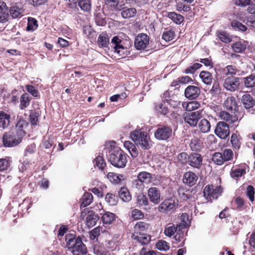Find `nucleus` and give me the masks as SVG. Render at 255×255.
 Segmentation results:
<instances>
[{"label":"nucleus","mask_w":255,"mask_h":255,"mask_svg":"<svg viewBox=\"0 0 255 255\" xmlns=\"http://www.w3.org/2000/svg\"><path fill=\"white\" fill-rule=\"evenodd\" d=\"M77 5L84 11H89L91 9V4L89 0H78Z\"/></svg>","instance_id":"obj_39"},{"label":"nucleus","mask_w":255,"mask_h":255,"mask_svg":"<svg viewBox=\"0 0 255 255\" xmlns=\"http://www.w3.org/2000/svg\"><path fill=\"white\" fill-rule=\"evenodd\" d=\"M109 161L114 166L118 168H123L127 163V155L120 148H116L109 155Z\"/></svg>","instance_id":"obj_4"},{"label":"nucleus","mask_w":255,"mask_h":255,"mask_svg":"<svg viewBox=\"0 0 255 255\" xmlns=\"http://www.w3.org/2000/svg\"><path fill=\"white\" fill-rule=\"evenodd\" d=\"M130 137L134 144L142 150H148L153 145V142L146 132L135 129L130 134Z\"/></svg>","instance_id":"obj_3"},{"label":"nucleus","mask_w":255,"mask_h":255,"mask_svg":"<svg viewBox=\"0 0 255 255\" xmlns=\"http://www.w3.org/2000/svg\"><path fill=\"white\" fill-rule=\"evenodd\" d=\"M105 201L111 206L115 205L117 203L116 197L110 193L107 194L105 197Z\"/></svg>","instance_id":"obj_61"},{"label":"nucleus","mask_w":255,"mask_h":255,"mask_svg":"<svg viewBox=\"0 0 255 255\" xmlns=\"http://www.w3.org/2000/svg\"><path fill=\"white\" fill-rule=\"evenodd\" d=\"M254 194L255 191L254 187L252 185H249L247 189V196L252 202L254 200Z\"/></svg>","instance_id":"obj_63"},{"label":"nucleus","mask_w":255,"mask_h":255,"mask_svg":"<svg viewBox=\"0 0 255 255\" xmlns=\"http://www.w3.org/2000/svg\"><path fill=\"white\" fill-rule=\"evenodd\" d=\"M213 185H207L206 186L203 191L204 197H206L207 199H209L210 200L212 199V191L213 190Z\"/></svg>","instance_id":"obj_59"},{"label":"nucleus","mask_w":255,"mask_h":255,"mask_svg":"<svg viewBox=\"0 0 255 255\" xmlns=\"http://www.w3.org/2000/svg\"><path fill=\"white\" fill-rule=\"evenodd\" d=\"M131 187L133 190L139 192H141L144 188V184L137 178L132 181Z\"/></svg>","instance_id":"obj_49"},{"label":"nucleus","mask_w":255,"mask_h":255,"mask_svg":"<svg viewBox=\"0 0 255 255\" xmlns=\"http://www.w3.org/2000/svg\"><path fill=\"white\" fill-rule=\"evenodd\" d=\"M232 146L235 150H238L240 148L241 142L238 135L236 133H233L230 139Z\"/></svg>","instance_id":"obj_41"},{"label":"nucleus","mask_w":255,"mask_h":255,"mask_svg":"<svg viewBox=\"0 0 255 255\" xmlns=\"http://www.w3.org/2000/svg\"><path fill=\"white\" fill-rule=\"evenodd\" d=\"M124 146L126 148L132 157H136L138 155V151L135 144L130 141H126L124 142Z\"/></svg>","instance_id":"obj_22"},{"label":"nucleus","mask_w":255,"mask_h":255,"mask_svg":"<svg viewBox=\"0 0 255 255\" xmlns=\"http://www.w3.org/2000/svg\"><path fill=\"white\" fill-rule=\"evenodd\" d=\"M149 225L145 222H138L134 227V232L141 233V232L147 230L149 228Z\"/></svg>","instance_id":"obj_42"},{"label":"nucleus","mask_w":255,"mask_h":255,"mask_svg":"<svg viewBox=\"0 0 255 255\" xmlns=\"http://www.w3.org/2000/svg\"><path fill=\"white\" fill-rule=\"evenodd\" d=\"M107 177L111 182L115 183H119L124 179L123 175L117 174L113 172L108 173Z\"/></svg>","instance_id":"obj_38"},{"label":"nucleus","mask_w":255,"mask_h":255,"mask_svg":"<svg viewBox=\"0 0 255 255\" xmlns=\"http://www.w3.org/2000/svg\"><path fill=\"white\" fill-rule=\"evenodd\" d=\"M23 9L17 6L11 7L9 10L10 15L14 18L20 17L23 15Z\"/></svg>","instance_id":"obj_30"},{"label":"nucleus","mask_w":255,"mask_h":255,"mask_svg":"<svg viewBox=\"0 0 255 255\" xmlns=\"http://www.w3.org/2000/svg\"><path fill=\"white\" fill-rule=\"evenodd\" d=\"M178 206V201L173 198L164 200L158 207V210L161 213L168 212L176 209Z\"/></svg>","instance_id":"obj_9"},{"label":"nucleus","mask_w":255,"mask_h":255,"mask_svg":"<svg viewBox=\"0 0 255 255\" xmlns=\"http://www.w3.org/2000/svg\"><path fill=\"white\" fill-rule=\"evenodd\" d=\"M153 175L146 172H140L137 175V178L141 181L143 184H149L151 182L153 178Z\"/></svg>","instance_id":"obj_20"},{"label":"nucleus","mask_w":255,"mask_h":255,"mask_svg":"<svg viewBox=\"0 0 255 255\" xmlns=\"http://www.w3.org/2000/svg\"><path fill=\"white\" fill-rule=\"evenodd\" d=\"M245 85L246 87H253L255 86V75H251L247 77L245 80Z\"/></svg>","instance_id":"obj_57"},{"label":"nucleus","mask_w":255,"mask_h":255,"mask_svg":"<svg viewBox=\"0 0 255 255\" xmlns=\"http://www.w3.org/2000/svg\"><path fill=\"white\" fill-rule=\"evenodd\" d=\"M121 39L118 36H114L111 41L112 47L114 48L115 53L119 57L124 58L128 55V51L127 48L121 44Z\"/></svg>","instance_id":"obj_6"},{"label":"nucleus","mask_w":255,"mask_h":255,"mask_svg":"<svg viewBox=\"0 0 255 255\" xmlns=\"http://www.w3.org/2000/svg\"><path fill=\"white\" fill-rule=\"evenodd\" d=\"M182 105L186 111L193 112V111H195L199 108L200 104L198 102L192 101L188 103L183 102Z\"/></svg>","instance_id":"obj_26"},{"label":"nucleus","mask_w":255,"mask_h":255,"mask_svg":"<svg viewBox=\"0 0 255 255\" xmlns=\"http://www.w3.org/2000/svg\"><path fill=\"white\" fill-rule=\"evenodd\" d=\"M99 218L98 214L93 211L88 212L86 217V225L89 228L93 227L96 225Z\"/></svg>","instance_id":"obj_19"},{"label":"nucleus","mask_w":255,"mask_h":255,"mask_svg":"<svg viewBox=\"0 0 255 255\" xmlns=\"http://www.w3.org/2000/svg\"><path fill=\"white\" fill-rule=\"evenodd\" d=\"M136 9L134 7H130L123 9L121 11V16L124 19L134 17L136 14Z\"/></svg>","instance_id":"obj_27"},{"label":"nucleus","mask_w":255,"mask_h":255,"mask_svg":"<svg viewBox=\"0 0 255 255\" xmlns=\"http://www.w3.org/2000/svg\"><path fill=\"white\" fill-rule=\"evenodd\" d=\"M93 252L95 255H110L109 253L105 250L104 247L95 246L93 249Z\"/></svg>","instance_id":"obj_55"},{"label":"nucleus","mask_w":255,"mask_h":255,"mask_svg":"<svg viewBox=\"0 0 255 255\" xmlns=\"http://www.w3.org/2000/svg\"><path fill=\"white\" fill-rule=\"evenodd\" d=\"M101 231V228L100 226H98L93 229L89 232L90 239L92 240H96L97 241L98 237L100 235Z\"/></svg>","instance_id":"obj_52"},{"label":"nucleus","mask_w":255,"mask_h":255,"mask_svg":"<svg viewBox=\"0 0 255 255\" xmlns=\"http://www.w3.org/2000/svg\"><path fill=\"white\" fill-rule=\"evenodd\" d=\"M21 140L20 137L11 131L5 132L2 136L3 144L5 147H14L21 142Z\"/></svg>","instance_id":"obj_5"},{"label":"nucleus","mask_w":255,"mask_h":255,"mask_svg":"<svg viewBox=\"0 0 255 255\" xmlns=\"http://www.w3.org/2000/svg\"><path fill=\"white\" fill-rule=\"evenodd\" d=\"M37 21L36 19L34 18H28L26 27L27 30L33 31L37 28Z\"/></svg>","instance_id":"obj_50"},{"label":"nucleus","mask_w":255,"mask_h":255,"mask_svg":"<svg viewBox=\"0 0 255 255\" xmlns=\"http://www.w3.org/2000/svg\"><path fill=\"white\" fill-rule=\"evenodd\" d=\"M242 101L244 107L247 109L252 108L255 105V101L250 94L243 95L242 98Z\"/></svg>","instance_id":"obj_23"},{"label":"nucleus","mask_w":255,"mask_h":255,"mask_svg":"<svg viewBox=\"0 0 255 255\" xmlns=\"http://www.w3.org/2000/svg\"><path fill=\"white\" fill-rule=\"evenodd\" d=\"M120 0H105V4L116 10H121L124 7L125 4H120Z\"/></svg>","instance_id":"obj_29"},{"label":"nucleus","mask_w":255,"mask_h":255,"mask_svg":"<svg viewBox=\"0 0 255 255\" xmlns=\"http://www.w3.org/2000/svg\"><path fill=\"white\" fill-rule=\"evenodd\" d=\"M224 106L228 110H235L237 107V102L235 97H228L224 102Z\"/></svg>","instance_id":"obj_31"},{"label":"nucleus","mask_w":255,"mask_h":255,"mask_svg":"<svg viewBox=\"0 0 255 255\" xmlns=\"http://www.w3.org/2000/svg\"><path fill=\"white\" fill-rule=\"evenodd\" d=\"M93 195L90 193H85L81 199V206L85 207L89 205L93 201Z\"/></svg>","instance_id":"obj_32"},{"label":"nucleus","mask_w":255,"mask_h":255,"mask_svg":"<svg viewBox=\"0 0 255 255\" xmlns=\"http://www.w3.org/2000/svg\"><path fill=\"white\" fill-rule=\"evenodd\" d=\"M172 134V129L170 127L162 126L155 131L154 136L158 140H166L171 136Z\"/></svg>","instance_id":"obj_8"},{"label":"nucleus","mask_w":255,"mask_h":255,"mask_svg":"<svg viewBox=\"0 0 255 255\" xmlns=\"http://www.w3.org/2000/svg\"><path fill=\"white\" fill-rule=\"evenodd\" d=\"M102 219L104 224H110L115 220V215L112 213L107 212L103 214Z\"/></svg>","instance_id":"obj_37"},{"label":"nucleus","mask_w":255,"mask_h":255,"mask_svg":"<svg viewBox=\"0 0 255 255\" xmlns=\"http://www.w3.org/2000/svg\"><path fill=\"white\" fill-rule=\"evenodd\" d=\"M222 154L224 161H231L233 159L234 153L231 149L227 148L224 149Z\"/></svg>","instance_id":"obj_48"},{"label":"nucleus","mask_w":255,"mask_h":255,"mask_svg":"<svg viewBox=\"0 0 255 255\" xmlns=\"http://www.w3.org/2000/svg\"><path fill=\"white\" fill-rule=\"evenodd\" d=\"M166 16L171 19L176 24H180L184 20L183 16L174 12H169L166 14Z\"/></svg>","instance_id":"obj_33"},{"label":"nucleus","mask_w":255,"mask_h":255,"mask_svg":"<svg viewBox=\"0 0 255 255\" xmlns=\"http://www.w3.org/2000/svg\"><path fill=\"white\" fill-rule=\"evenodd\" d=\"M28 126V123L22 119L19 118L15 126V133H16L20 138H22L23 136L25 135V129Z\"/></svg>","instance_id":"obj_13"},{"label":"nucleus","mask_w":255,"mask_h":255,"mask_svg":"<svg viewBox=\"0 0 255 255\" xmlns=\"http://www.w3.org/2000/svg\"><path fill=\"white\" fill-rule=\"evenodd\" d=\"M213 190L212 191V199H217L218 196L222 192V188L220 186H216L214 187L213 185Z\"/></svg>","instance_id":"obj_64"},{"label":"nucleus","mask_w":255,"mask_h":255,"mask_svg":"<svg viewBox=\"0 0 255 255\" xmlns=\"http://www.w3.org/2000/svg\"><path fill=\"white\" fill-rule=\"evenodd\" d=\"M213 161L216 164L221 165L224 163V160L223 158L222 154L220 152H215L212 157Z\"/></svg>","instance_id":"obj_51"},{"label":"nucleus","mask_w":255,"mask_h":255,"mask_svg":"<svg viewBox=\"0 0 255 255\" xmlns=\"http://www.w3.org/2000/svg\"><path fill=\"white\" fill-rule=\"evenodd\" d=\"M237 71L232 65H228L222 69L221 77L224 80L223 86L227 91L234 92L239 88L240 78L235 76Z\"/></svg>","instance_id":"obj_1"},{"label":"nucleus","mask_w":255,"mask_h":255,"mask_svg":"<svg viewBox=\"0 0 255 255\" xmlns=\"http://www.w3.org/2000/svg\"><path fill=\"white\" fill-rule=\"evenodd\" d=\"M200 93V89L195 86H188L185 90V96L189 99H195Z\"/></svg>","instance_id":"obj_16"},{"label":"nucleus","mask_w":255,"mask_h":255,"mask_svg":"<svg viewBox=\"0 0 255 255\" xmlns=\"http://www.w3.org/2000/svg\"><path fill=\"white\" fill-rule=\"evenodd\" d=\"M98 44L101 47H107L109 43V38L105 33H101L98 38Z\"/></svg>","instance_id":"obj_28"},{"label":"nucleus","mask_w":255,"mask_h":255,"mask_svg":"<svg viewBox=\"0 0 255 255\" xmlns=\"http://www.w3.org/2000/svg\"><path fill=\"white\" fill-rule=\"evenodd\" d=\"M219 117L221 120L228 122L229 124H233L237 122L238 118L235 115L230 114L226 111H221L219 113Z\"/></svg>","instance_id":"obj_18"},{"label":"nucleus","mask_w":255,"mask_h":255,"mask_svg":"<svg viewBox=\"0 0 255 255\" xmlns=\"http://www.w3.org/2000/svg\"><path fill=\"white\" fill-rule=\"evenodd\" d=\"M233 51L236 53H242L246 48V45L244 42L238 41L234 43L232 45Z\"/></svg>","instance_id":"obj_36"},{"label":"nucleus","mask_w":255,"mask_h":255,"mask_svg":"<svg viewBox=\"0 0 255 255\" xmlns=\"http://www.w3.org/2000/svg\"><path fill=\"white\" fill-rule=\"evenodd\" d=\"M178 160L183 164L188 163L189 159V155L185 152L180 153L177 157Z\"/></svg>","instance_id":"obj_62"},{"label":"nucleus","mask_w":255,"mask_h":255,"mask_svg":"<svg viewBox=\"0 0 255 255\" xmlns=\"http://www.w3.org/2000/svg\"><path fill=\"white\" fill-rule=\"evenodd\" d=\"M177 231V228H176L174 225L172 224V225H167L165 227L164 233L166 236L171 237L175 235Z\"/></svg>","instance_id":"obj_46"},{"label":"nucleus","mask_w":255,"mask_h":255,"mask_svg":"<svg viewBox=\"0 0 255 255\" xmlns=\"http://www.w3.org/2000/svg\"><path fill=\"white\" fill-rule=\"evenodd\" d=\"M214 132L221 139H227L230 134V129L228 124L224 122H219L216 125Z\"/></svg>","instance_id":"obj_7"},{"label":"nucleus","mask_w":255,"mask_h":255,"mask_svg":"<svg viewBox=\"0 0 255 255\" xmlns=\"http://www.w3.org/2000/svg\"><path fill=\"white\" fill-rule=\"evenodd\" d=\"M202 162L203 158L200 154L194 152L189 155L188 164L191 166L199 169L202 166Z\"/></svg>","instance_id":"obj_14"},{"label":"nucleus","mask_w":255,"mask_h":255,"mask_svg":"<svg viewBox=\"0 0 255 255\" xmlns=\"http://www.w3.org/2000/svg\"><path fill=\"white\" fill-rule=\"evenodd\" d=\"M65 241L68 250L74 255H85L88 253L86 246L79 237H76L71 234H67Z\"/></svg>","instance_id":"obj_2"},{"label":"nucleus","mask_w":255,"mask_h":255,"mask_svg":"<svg viewBox=\"0 0 255 255\" xmlns=\"http://www.w3.org/2000/svg\"><path fill=\"white\" fill-rule=\"evenodd\" d=\"M174 32L171 30L164 31L162 37L166 41H170L172 40L174 37Z\"/></svg>","instance_id":"obj_58"},{"label":"nucleus","mask_w":255,"mask_h":255,"mask_svg":"<svg viewBox=\"0 0 255 255\" xmlns=\"http://www.w3.org/2000/svg\"><path fill=\"white\" fill-rule=\"evenodd\" d=\"M10 116L7 113L0 112V128L3 129L7 128L10 124Z\"/></svg>","instance_id":"obj_21"},{"label":"nucleus","mask_w":255,"mask_h":255,"mask_svg":"<svg viewBox=\"0 0 255 255\" xmlns=\"http://www.w3.org/2000/svg\"><path fill=\"white\" fill-rule=\"evenodd\" d=\"M246 173V170L244 168H237L232 169L230 175L233 178L237 179L241 177Z\"/></svg>","instance_id":"obj_45"},{"label":"nucleus","mask_w":255,"mask_h":255,"mask_svg":"<svg viewBox=\"0 0 255 255\" xmlns=\"http://www.w3.org/2000/svg\"><path fill=\"white\" fill-rule=\"evenodd\" d=\"M217 35L219 38L223 42L229 43L232 41V37L227 32H218Z\"/></svg>","instance_id":"obj_47"},{"label":"nucleus","mask_w":255,"mask_h":255,"mask_svg":"<svg viewBox=\"0 0 255 255\" xmlns=\"http://www.w3.org/2000/svg\"><path fill=\"white\" fill-rule=\"evenodd\" d=\"M198 179V176L194 173L189 171L184 174L183 181L189 186H192L196 184Z\"/></svg>","instance_id":"obj_17"},{"label":"nucleus","mask_w":255,"mask_h":255,"mask_svg":"<svg viewBox=\"0 0 255 255\" xmlns=\"http://www.w3.org/2000/svg\"><path fill=\"white\" fill-rule=\"evenodd\" d=\"M136 202L139 207L145 206L148 205L147 198L142 193H140L137 196Z\"/></svg>","instance_id":"obj_44"},{"label":"nucleus","mask_w":255,"mask_h":255,"mask_svg":"<svg viewBox=\"0 0 255 255\" xmlns=\"http://www.w3.org/2000/svg\"><path fill=\"white\" fill-rule=\"evenodd\" d=\"M149 43V38L145 34H139L135 39L134 46L137 50H142L146 48Z\"/></svg>","instance_id":"obj_12"},{"label":"nucleus","mask_w":255,"mask_h":255,"mask_svg":"<svg viewBox=\"0 0 255 255\" xmlns=\"http://www.w3.org/2000/svg\"><path fill=\"white\" fill-rule=\"evenodd\" d=\"M30 99L27 93H24L21 95L20 99V108L21 110L27 107L30 104Z\"/></svg>","instance_id":"obj_40"},{"label":"nucleus","mask_w":255,"mask_h":255,"mask_svg":"<svg viewBox=\"0 0 255 255\" xmlns=\"http://www.w3.org/2000/svg\"><path fill=\"white\" fill-rule=\"evenodd\" d=\"M198 128L202 133L209 132L211 129V124L208 120L203 119L199 123Z\"/></svg>","instance_id":"obj_25"},{"label":"nucleus","mask_w":255,"mask_h":255,"mask_svg":"<svg viewBox=\"0 0 255 255\" xmlns=\"http://www.w3.org/2000/svg\"><path fill=\"white\" fill-rule=\"evenodd\" d=\"M156 248L160 251H167L169 249V245L166 241H159L156 244Z\"/></svg>","instance_id":"obj_54"},{"label":"nucleus","mask_w":255,"mask_h":255,"mask_svg":"<svg viewBox=\"0 0 255 255\" xmlns=\"http://www.w3.org/2000/svg\"><path fill=\"white\" fill-rule=\"evenodd\" d=\"M231 26L235 30L245 32L247 30V27L240 22L234 20L231 22Z\"/></svg>","instance_id":"obj_43"},{"label":"nucleus","mask_w":255,"mask_h":255,"mask_svg":"<svg viewBox=\"0 0 255 255\" xmlns=\"http://www.w3.org/2000/svg\"><path fill=\"white\" fill-rule=\"evenodd\" d=\"M95 165L99 169L103 170L106 166V162L102 156H98L94 160Z\"/></svg>","instance_id":"obj_53"},{"label":"nucleus","mask_w":255,"mask_h":255,"mask_svg":"<svg viewBox=\"0 0 255 255\" xmlns=\"http://www.w3.org/2000/svg\"><path fill=\"white\" fill-rule=\"evenodd\" d=\"M156 109L157 111L162 115H166L168 113V108L167 103L164 102L160 103L156 107Z\"/></svg>","instance_id":"obj_56"},{"label":"nucleus","mask_w":255,"mask_h":255,"mask_svg":"<svg viewBox=\"0 0 255 255\" xmlns=\"http://www.w3.org/2000/svg\"><path fill=\"white\" fill-rule=\"evenodd\" d=\"M199 77L202 82L207 85H209L212 83L213 76L212 74L208 71H202L200 74Z\"/></svg>","instance_id":"obj_35"},{"label":"nucleus","mask_w":255,"mask_h":255,"mask_svg":"<svg viewBox=\"0 0 255 255\" xmlns=\"http://www.w3.org/2000/svg\"><path fill=\"white\" fill-rule=\"evenodd\" d=\"M36 150V145L35 144L32 143L28 145L25 149L24 156L29 157L33 154Z\"/></svg>","instance_id":"obj_60"},{"label":"nucleus","mask_w":255,"mask_h":255,"mask_svg":"<svg viewBox=\"0 0 255 255\" xmlns=\"http://www.w3.org/2000/svg\"><path fill=\"white\" fill-rule=\"evenodd\" d=\"M8 14L6 3L0 0V22H4L7 20Z\"/></svg>","instance_id":"obj_24"},{"label":"nucleus","mask_w":255,"mask_h":255,"mask_svg":"<svg viewBox=\"0 0 255 255\" xmlns=\"http://www.w3.org/2000/svg\"><path fill=\"white\" fill-rule=\"evenodd\" d=\"M131 238L134 241L141 245L148 244L151 240V237L149 235L141 233L134 232Z\"/></svg>","instance_id":"obj_15"},{"label":"nucleus","mask_w":255,"mask_h":255,"mask_svg":"<svg viewBox=\"0 0 255 255\" xmlns=\"http://www.w3.org/2000/svg\"><path fill=\"white\" fill-rule=\"evenodd\" d=\"M147 196L149 201L155 205L158 204L161 201L160 190L157 187H150L147 190Z\"/></svg>","instance_id":"obj_11"},{"label":"nucleus","mask_w":255,"mask_h":255,"mask_svg":"<svg viewBox=\"0 0 255 255\" xmlns=\"http://www.w3.org/2000/svg\"><path fill=\"white\" fill-rule=\"evenodd\" d=\"M201 117V113L199 111L185 113L183 115L185 122L191 127H196Z\"/></svg>","instance_id":"obj_10"},{"label":"nucleus","mask_w":255,"mask_h":255,"mask_svg":"<svg viewBox=\"0 0 255 255\" xmlns=\"http://www.w3.org/2000/svg\"><path fill=\"white\" fill-rule=\"evenodd\" d=\"M119 196L120 198L125 202H128L131 199V197L128 189L126 187L121 188L119 192Z\"/></svg>","instance_id":"obj_34"}]
</instances>
